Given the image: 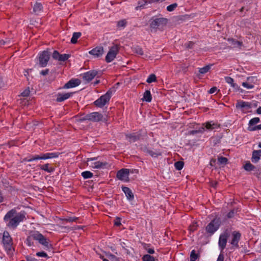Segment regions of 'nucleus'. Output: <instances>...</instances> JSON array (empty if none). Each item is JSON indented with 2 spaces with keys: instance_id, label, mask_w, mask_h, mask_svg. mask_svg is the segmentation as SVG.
<instances>
[{
  "instance_id": "52",
  "label": "nucleus",
  "mask_w": 261,
  "mask_h": 261,
  "mask_svg": "<svg viewBox=\"0 0 261 261\" xmlns=\"http://www.w3.org/2000/svg\"><path fill=\"white\" fill-rule=\"evenodd\" d=\"M236 212L234 210L230 211L227 214V218H232L234 217L235 214Z\"/></svg>"
},
{
  "instance_id": "21",
  "label": "nucleus",
  "mask_w": 261,
  "mask_h": 261,
  "mask_svg": "<svg viewBox=\"0 0 261 261\" xmlns=\"http://www.w3.org/2000/svg\"><path fill=\"white\" fill-rule=\"evenodd\" d=\"M60 154V152H47L45 153H42V160H47L54 158H57Z\"/></svg>"
},
{
  "instance_id": "61",
  "label": "nucleus",
  "mask_w": 261,
  "mask_h": 261,
  "mask_svg": "<svg viewBox=\"0 0 261 261\" xmlns=\"http://www.w3.org/2000/svg\"><path fill=\"white\" fill-rule=\"evenodd\" d=\"M114 224L117 226H120L121 225L120 219L119 218H117V219L115 221Z\"/></svg>"
},
{
  "instance_id": "42",
  "label": "nucleus",
  "mask_w": 261,
  "mask_h": 261,
  "mask_svg": "<svg viewBox=\"0 0 261 261\" xmlns=\"http://www.w3.org/2000/svg\"><path fill=\"white\" fill-rule=\"evenodd\" d=\"M218 161L220 165H226L227 163L228 160L225 157L220 156L218 158Z\"/></svg>"
},
{
  "instance_id": "37",
  "label": "nucleus",
  "mask_w": 261,
  "mask_h": 261,
  "mask_svg": "<svg viewBox=\"0 0 261 261\" xmlns=\"http://www.w3.org/2000/svg\"><path fill=\"white\" fill-rule=\"evenodd\" d=\"M82 176L84 179H88L92 177L93 174L89 171H85L82 173Z\"/></svg>"
},
{
  "instance_id": "24",
  "label": "nucleus",
  "mask_w": 261,
  "mask_h": 261,
  "mask_svg": "<svg viewBox=\"0 0 261 261\" xmlns=\"http://www.w3.org/2000/svg\"><path fill=\"white\" fill-rule=\"evenodd\" d=\"M33 12L36 15L40 14L43 12V6L40 3H36L33 7Z\"/></svg>"
},
{
  "instance_id": "10",
  "label": "nucleus",
  "mask_w": 261,
  "mask_h": 261,
  "mask_svg": "<svg viewBox=\"0 0 261 261\" xmlns=\"http://www.w3.org/2000/svg\"><path fill=\"white\" fill-rule=\"evenodd\" d=\"M119 52V48L117 45H114L110 47L109 51L106 56L105 60L107 63H110L116 58Z\"/></svg>"
},
{
  "instance_id": "38",
  "label": "nucleus",
  "mask_w": 261,
  "mask_h": 261,
  "mask_svg": "<svg viewBox=\"0 0 261 261\" xmlns=\"http://www.w3.org/2000/svg\"><path fill=\"white\" fill-rule=\"evenodd\" d=\"M184 163L182 161H177L175 163L174 166L176 170H180L184 167Z\"/></svg>"
},
{
  "instance_id": "53",
  "label": "nucleus",
  "mask_w": 261,
  "mask_h": 261,
  "mask_svg": "<svg viewBox=\"0 0 261 261\" xmlns=\"http://www.w3.org/2000/svg\"><path fill=\"white\" fill-rule=\"evenodd\" d=\"M194 45V43L192 41H189L185 44V46L187 48L191 49L193 48V46Z\"/></svg>"
},
{
  "instance_id": "26",
  "label": "nucleus",
  "mask_w": 261,
  "mask_h": 261,
  "mask_svg": "<svg viewBox=\"0 0 261 261\" xmlns=\"http://www.w3.org/2000/svg\"><path fill=\"white\" fill-rule=\"evenodd\" d=\"M142 100L148 102L151 101L152 96L149 90H146L145 91Z\"/></svg>"
},
{
  "instance_id": "33",
  "label": "nucleus",
  "mask_w": 261,
  "mask_h": 261,
  "mask_svg": "<svg viewBox=\"0 0 261 261\" xmlns=\"http://www.w3.org/2000/svg\"><path fill=\"white\" fill-rule=\"evenodd\" d=\"M244 168L247 171H252L253 169H256V167L251 164L250 162H248L244 165Z\"/></svg>"
},
{
  "instance_id": "31",
  "label": "nucleus",
  "mask_w": 261,
  "mask_h": 261,
  "mask_svg": "<svg viewBox=\"0 0 261 261\" xmlns=\"http://www.w3.org/2000/svg\"><path fill=\"white\" fill-rule=\"evenodd\" d=\"M133 51L139 55H143V51L142 48L139 46H135L132 47Z\"/></svg>"
},
{
  "instance_id": "43",
  "label": "nucleus",
  "mask_w": 261,
  "mask_h": 261,
  "mask_svg": "<svg viewBox=\"0 0 261 261\" xmlns=\"http://www.w3.org/2000/svg\"><path fill=\"white\" fill-rule=\"evenodd\" d=\"M154 259L153 256L149 254H145L142 257L143 261H154Z\"/></svg>"
},
{
  "instance_id": "32",
  "label": "nucleus",
  "mask_w": 261,
  "mask_h": 261,
  "mask_svg": "<svg viewBox=\"0 0 261 261\" xmlns=\"http://www.w3.org/2000/svg\"><path fill=\"white\" fill-rule=\"evenodd\" d=\"M212 65H207L203 67L199 68V72L200 74H204L207 73L211 69Z\"/></svg>"
},
{
  "instance_id": "19",
  "label": "nucleus",
  "mask_w": 261,
  "mask_h": 261,
  "mask_svg": "<svg viewBox=\"0 0 261 261\" xmlns=\"http://www.w3.org/2000/svg\"><path fill=\"white\" fill-rule=\"evenodd\" d=\"M127 140L130 143L139 140L141 138V134L139 132L133 133L126 135Z\"/></svg>"
},
{
  "instance_id": "6",
  "label": "nucleus",
  "mask_w": 261,
  "mask_h": 261,
  "mask_svg": "<svg viewBox=\"0 0 261 261\" xmlns=\"http://www.w3.org/2000/svg\"><path fill=\"white\" fill-rule=\"evenodd\" d=\"M168 19L163 17H153L150 20V27L151 29H156L159 28H163L166 25Z\"/></svg>"
},
{
  "instance_id": "50",
  "label": "nucleus",
  "mask_w": 261,
  "mask_h": 261,
  "mask_svg": "<svg viewBox=\"0 0 261 261\" xmlns=\"http://www.w3.org/2000/svg\"><path fill=\"white\" fill-rule=\"evenodd\" d=\"M60 54L59 52L57 50H54L53 54H52V57L54 59L58 60L59 58Z\"/></svg>"
},
{
  "instance_id": "59",
  "label": "nucleus",
  "mask_w": 261,
  "mask_h": 261,
  "mask_svg": "<svg viewBox=\"0 0 261 261\" xmlns=\"http://www.w3.org/2000/svg\"><path fill=\"white\" fill-rule=\"evenodd\" d=\"M217 90V88L216 87H213L212 88H211L209 91H208V93L209 94H213V93H214Z\"/></svg>"
},
{
  "instance_id": "16",
  "label": "nucleus",
  "mask_w": 261,
  "mask_h": 261,
  "mask_svg": "<svg viewBox=\"0 0 261 261\" xmlns=\"http://www.w3.org/2000/svg\"><path fill=\"white\" fill-rule=\"evenodd\" d=\"M97 73V71L95 70H90L84 73L83 78L85 81L89 82L94 79Z\"/></svg>"
},
{
  "instance_id": "29",
  "label": "nucleus",
  "mask_w": 261,
  "mask_h": 261,
  "mask_svg": "<svg viewBox=\"0 0 261 261\" xmlns=\"http://www.w3.org/2000/svg\"><path fill=\"white\" fill-rule=\"evenodd\" d=\"M224 80L226 82V83L229 84L230 85V86L234 88H237L238 87V86L237 84L234 83V80L232 78L229 76H226L224 78Z\"/></svg>"
},
{
  "instance_id": "48",
  "label": "nucleus",
  "mask_w": 261,
  "mask_h": 261,
  "mask_svg": "<svg viewBox=\"0 0 261 261\" xmlns=\"http://www.w3.org/2000/svg\"><path fill=\"white\" fill-rule=\"evenodd\" d=\"M242 86L247 88V89H251L254 88V85L253 84L249 83L248 82H243L242 83Z\"/></svg>"
},
{
  "instance_id": "15",
  "label": "nucleus",
  "mask_w": 261,
  "mask_h": 261,
  "mask_svg": "<svg viewBox=\"0 0 261 261\" xmlns=\"http://www.w3.org/2000/svg\"><path fill=\"white\" fill-rule=\"evenodd\" d=\"M81 84V81L78 79H72L66 83L62 89H69L78 86Z\"/></svg>"
},
{
  "instance_id": "49",
  "label": "nucleus",
  "mask_w": 261,
  "mask_h": 261,
  "mask_svg": "<svg viewBox=\"0 0 261 261\" xmlns=\"http://www.w3.org/2000/svg\"><path fill=\"white\" fill-rule=\"evenodd\" d=\"M261 129V124L258 125L254 126L253 127H248V130L250 132L255 131L256 130Z\"/></svg>"
},
{
  "instance_id": "2",
  "label": "nucleus",
  "mask_w": 261,
  "mask_h": 261,
  "mask_svg": "<svg viewBox=\"0 0 261 261\" xmlns=\"http://www.w3.org/2000/svg\"><path fill=\"white\" fill-rule=\"evenodd\" d=\"M33 237L34 240L37 241L40 244L42 245L44 249L50 250L53 249V245L51 244L50 240L39 231H35Z\"/></svg>"
},
{
  "instance_id": "11",
  "label": "nucleus",
  "mask_w": 261,
  "mask_h": 261,
  "mask_svg": "<svg viewBox=\"0 0 261 261\" xmlns=\"http://www.w3.org/2000/svg\"><path fill=\"white\" fill-rule=\"evenodd\" d=\"M232 239L229 241V243L232 245L231 249L239 247V242L241 240V234L238 231H233L231 233Z\"/></svg>"
},
{
  "instance_id": "8",
  "label": "nucleus",
  "mask_w": 261,
  "mask_h": 261,
  "mask_svg": "<svg viewBox=\"0 0 261 261\" xmlns=\"http://www.w3.org/2000/svg\"><path fill=\"white\" fill-rule=\"evenodd\" d=\"M51 53L48 49L44 50L39 54V65L41 67H45L47 65L50 59Z\"/></svg>"
},
{
  "instance_id": "22",
  "label": "nucleus",
  "mask_w": 261,
  "mask_h": 261,
  "mask_svg": "<svg viewBox=\"0 0 261 261\" xmlns=\"http://www.w3.org/2000/svg\"><path fill=\"white\" fill-rule=\"evenodd\" d=\"M151 1H144V0H140L138 2V6L136 7V10H141L142 9L146 8V6L148 4H151Z\"/></svg>"
},
{
  "instance_id": "5",
  "label": "nucleus",
  "mask_w": 261,
  "mask_h": 261,
  "mask_svg": "<svg viewBox=\"0 0 261 261\" xmlns=\"http://www.w3.org/2000/svg\"><path fill=\"white\" fill-rule=\"evenodd\" d=\"M3 243L7 252L8 254H11L13 250L12 239L11 237L9 232L7 231H5L3 233Z\"/></svg>"
},
{
  "instance_id": "23",
  "label": "nucleus",
  "mask_w": 261,
  "mask_h": 261,
  "mask_svg": "<svg viewBox=\"0 0 261 261\" xmlns=\"http://www.w3.org/2000/svg\"><path fill=\"white\" fill-rule=\"evenodd\" d=\"M143 150L144 152L148 153L153 158L158 157L159 155H160L161 154V153L159 152V151H154L151 149H149L147 147H144L143 148Z\"/></svg>"
},
{
  "instance_id": "39",
  "label": "nucleus",
  "mask_w": 261,
  "mask_h": 261,
  "mask_svg": "<svg viewBox=\"0 0 261 261\" xmlns=\"http://www.w3.org/2000/svg\"><path fill=\"white\" fill-rule=\"evenodd\" d=\"M107 256L111 261H120V258L117 257L116 256H115V255H114L111 253H108L107 254Z\"/></svg>"
},
{
  "instance_id": "4",
  "label": "nucleus",
  "mask_w": 261,
  "mask_h": 261,
  "mask_svg": "<svg viewBox=\"0 0 261 261\" xmlns=\"http://www.w3.org/2000/svg\"><path fill=\"white\" fill-rule=\"evenodd\" d=\"M230 235V232L228 229L224 230L223 232L220 234L218 241V246L221 252H222L226 248L227 240Z\"/></svg>"
},
{
  "instance_id": "3",
  "label": "nucleus",
  "mask_w": 261,
  "mask_h": 261,
  "mask_svg": "<svg viewBox=\"0 0 261 261\" xmlns=\"http://www.w3.org/2000/svg\"><path fill=\"white\" fill-rule=\"evenodd\" d=\"M221 224L220 218L213 219L205 227V231L210 236L213 235L219 228Z\"/></svg>"
},
{
  "instance_id": "64",
  "label": "nucleus",
  "mask_w": 261,
  "mask_h": 261,
  "mask_svg": "<svg viewBox=\"0 0 261 261\" xmlns=\"http://www.w3.org/2000/svg\"><path fill=\"white\" fill-rule=\"evenodd\" d=\"M216 162V160L215 159H212L210 162V165L211 166H215Z\"/></svg>"
},
{
  "instance_id": "56",
  "label": "nucleus",
  "mask_w": 261,
  "mask_h": 261,
  "mask_svg": "<svg viewBox=\"0 0 261 261\" xmlns=\"http://www.w3.org/2000/svg\"><path fill=\"white\" fill-rule=\"evenodd\" d=\"M26 261H38V260L32 256H27L25 257Z\"/></svg>"
},
{
  "instance_id": "35",
  "label": "nucleus",
  "mask_w": 261,
  "mask_h": 261,
  "mask_svg": "<svg viewBox=\"0 0 261 261\" xmlns=\"http://www.w3.org/2000/svg\"><path fill=\"white\" fill-rule=\"evenodd\" d=\"M70 57V55L64 54H60L59 56V58L58 59L59 61L65 62L67 61Z\"/></svg>"
},
{
  "instance_id": "14",
  "label": "nucleus",
  "mask_w": 261,
  "mask_h": 261,
  "mask_svg": "<svg viewBox=\"0 0 261 261\" xmlns=\"http://www.w3.org/2000/svg\"><path fill=\"white\" fill-rule=\"evenodd\" d=\"M104 52L103 47L97 46L89 51V54L92 55L94 58H99L103 55Z\"/></svg>"
},
{
  "instance_id": "54",
  "label": "nucleus",
  "mask_w": 261,
  "mask_h": 261,
  "mask_svg": "<svg viewBox=\"0 0 261 261\" xmlns=\"http://www.w3.org/2000/svg\"><path fill=\"white\" fill-rule=\"evenodd\" d=\"M30 93V91L29 89L28 88V89H27L24 90L21 93V95L23 97H27V96H28L29 95Z\"/></svg>"
},
{
  "instance_id": "30",
  "label": "nucleus",
  "mask_w": 261,
  "mask_h": 261,
  "mask_svg": "<svg viewBox=\"0 0 261 261\" xmlns=\"http://www.w3.org/2000/svg\"><path fill=\"white\" fill-rule=\"evenodd\" d=\"M34 232L31 234L30 236L28 237L24 243L29 246H32L34 245L33 240H35L34 239Z\"/></svg>"
},
{
  "instance_id": "28",
  "label": "nucleus",
  "mask_w": 261,
  "mask_h": 261,
  "mask_svg": "<svg viewBox=\"0 0 261 261\" xmlns=\"http://www.w3.org/2000/svg\"><path fill=\"white\" fill-rule=\"evenodd\" d=\"M81 35L82 33L81 32L73 33L70 40L71 43L72 44H75L77 41V39L81 36Z\"/></svg>"
},
{
  "instance_id": "41",
  "label": "nucleus",
  "mask_w": 261,
  "mask_h": 261,
  "mask_svg": "<svg viewBox=\"0 0 261 261\" xmlns=\"http://www.w3.org/2000/svg\"><path fill=\"white\" fill-rule=\"evenodd\" d=\"M156 80V76L154 74H151L149 75L146 80V82L148 83H151L155 82Z\"/></svg>"
},
{
  "instance_id": "27",
  "label": "nucleus",
  "mask_w": 261,
  "mask_h": 261,
  "mask_svg": "<svg viewBox=\"0 0 261 261\" xmlns=\"http://www.w3.org/2000/svg\"><path fill=\"white\" fill-rule=\"evenodd\" d=\"M40 168L42 170L45 171L48 173H51L55 171L54 168L49 167V164L40 165Z\"/></svg>"
},
{
  "instance_id": "18",
  "label": "nucleus",
  "mask_w": 261,
  "mask_h": 261,
  "mask_svg": "<svg viewBox=\"0 0 261 261\" xmlns=\"http://www.w3.org/2000/svg\"><path fill=\"white\" fill-rule=\"evenodd\" d=\"M73 93V92L66 93H58L57 94L56 101L59 102H62L72 96Z\"/></svg>"
},
{
  "instance_id": "45",
  "label": "nucleus",
  "mask_w": 261,
  "mask_h": 261,
  "mask_svg": "<svg viewBox=\"0 0 261 261\" xmlns=\"http://www.w3.org/2000/svg\"><path fill=\"white\" fill-rule=\"evenodd\" d=\"M231 44L233 46V47H241L243 43L242 42L236 41L234 39H231Z\"/></svg>"
},
{
  "instance_id": "17",
  "label": "nucleus",
  "mask_w": 261,
  "mask_h": 261,
  "mask_svg": "<svg viewBox=\"0 0 261 261\" xmlns=\"http://www.w3.org/2000/svg\"><path fill=\"white\" fill-rule=\"evenodd\" d=\"M236 107L237 109H245L248 110L251 108V103L249 102L244 101L243 100H238L236 105Z\"/></svg>"
},
{
  "instance_id": "55",
  "label": "nucleus",
  "mask_w": 261,
  "mask_h": 261,
  "mask_svg": "<svg viewBox=\"0 0 261 261\" xmlns=\"http://www.w3.org/2000/svg\"><path fill=\"white\" fill-rule=\"evenodd\" d=\"M198 226V225L196 222L193 223L192 225L190 226V229L191 231H194Z\"/></svg>"
},
{
  "instance_id": "63",
  "label": "nucleus",
  "mask_w": 261,
  "mask_h": 261,
  "mask_svg": "<svg viewBox=\"0 0 261 261\" xmlns=\"http://www.w3.org/2000/svg\"><path fill=\"white\" fill-rule=\"evenodd\" d=\"M35 159V161L38 160H42V154L40 155H35L33 156Z\"/></svg>"
},
{
  "instance_id": "60",
  "label": "nucleus",
  "mask_w": 261,
  "mask_h": 261,
  "mask_svg": "<svg viewBox=\"0 0 261 261\" xmlns=\"http://www.w3.org/2000/svg\"><path fill=\"white\" fill-rule=\"evenodd\" d=\"M4 81H3V78L2 75L0 73V89L3 87H4Z\"/></svg>"
},
{
  "instance_id": "57",
  "label": "nucleus",
  "mask_w": 261,
  "mask_h": 261,
  "mask_svg": "<svg viewBox=\"0 0 261 261\" xmlns=\"http://www.w3.org/2000/svg\"><path fill=\"white\" fill-rule=\"evenodd\" d=\"M77 219V218L73 217H69L68 218L66 219V221L67 222H75Z\"/></svg>"
},
{
  "instance_id": "7",
  "label": "nucleus",
  "mask_w": 261,
  "mask_h": 261,
  "mask_svg": "<svg viewBox=\"0 0 261 261\" xmlns=\"http://www.w3.org/2000/svg\"><path fill=\"white\" fill-rule=\"evenodd\" d=\"M112 91L110 89L106 94L101 96L94 102V104L97 107L102 108L108 102L112 96Z\"/></svg>"
},
{
  "instance_id": "36",
  "label": "nucleus",
  "mask_w": 261,
  "mask_h": 261,
  "mask_svg": "<svg viewBox=\"0 0 261 261\" xmlns=\"http://www.w3.org/2000/svg\"><path fill=\"white\" fill-rule=\"evenodd\" d=\"M260 156L255 152L254 150L252 152L251 161L253 163H256L260 159Z\"/></svg>"
},
{
  "instance_id": "40",
  "label": "nucleus",
  "mask_w": 261,
  "mask_h": 261,
  "mask_svg": "<svg viewBox=\"0 0 261 261\" xmlns=\"http://www.w3.org/2000/svg\"><path fill=\"white\" fill-rule=\"evenodd\" d=\"M199 257L198 254L196 253L195 250H193L190 254V261H195Z\"/></svg>"
},
{
  "instance_id": "44",
  "label": "nucleus",
  "mask_w": 261,
  "mask_h": 261,
  "mask_svg": "<svg viewBox=\"0 0 261 261\" xmlns=\"http://www.w3.org/2000/svg\"><path fill=\"white\" fill-rule=\"evenodd\" d=\"M127 22L125 19L121 20L117 22V27L119 28H124Z\"/></svg>"
},
{
  "instance_id": "58",
  "label": "nucleus",
  "mask_w": 261,
  "mask_h": 261,
  "mask_svg": "<svg viewBox=\"0 0 261 261\" xmlns=\"http://www.w3.org/2000/svg\"><path fill=\"white\" fill-rule=\"evenodd\" d=\"M224 258V255L222 252H221L218 256L217 261H223Z\"/></svg>"
},
{
  "instance_id": "25",
  "label": "nucleus",
  "mask_w": 261,
  "mask_h": 261,
  "mask_svg": "<svg viewBox=\"0 0 261 261\" xmlns=\"http://www.w3.org/2000/svg\"><path fill=\"white\" fill-rule=\"evenodd\" d=\"M92 167L96 169H104L108 165L107 162L97 161L92 164Z\"/></svg>"
},
{
  "instance_id": "1",
  "label": "nucleus",
  "mask_w": 261,
  "mask_h": 261,
  "mask_svg": "<svg viewBox=\"0 0 261 261\" xmlns=\"http://www.w3.org/2000/svg\"><path fill=\"white\" fill-rule=\"evenodd\" d=\"M25 215L24 211L18 212L15 208H13L6 213L3 220L7 227L14 230L20 223L26 220Z\"/></svg>"
},
{
  "instance_id": "51",
  "label": "nucleus",
  "mask_w": 261,
  "mask_h": 261,
  "mask_svg": "<svg viewBox=\"0 0 261 261\" xmlns=\"http://www.w3.org/2000/svg\"><path fill=\"white\" fill-rule=\"evenodd\" d=\"M255 81H256V77L254 76H250L247 78V82L251 84H254Z\"/></svg>"
},
{
  "instance_id": "12",
  "label": "nucleus",
  "mask_w": 261,
  "mask_h": 261,
  "mask_svg": "<svg viewBox=\"0 0 261 261\" xmlns=\"http://www.w3.org/2000/svg\"><path fill=\"white\" fill-rule=\"evenodd\" d=\"M219 126V124L217 123L211 121L202 124V126L197 130H198V133H202L205 130V129L211 130L215 128H218Z\"/></svg>"
},
{
  "instance_id": "47",
  "label": "nucleus",
  "mask_w": 261,
  "mask_h": 261,
  "mask_svg": "<svg viewBox=\"0 0 261 261\" xmlns=\"http://www.w3.org/2000/svg\"><path fill=\"white\" fill-rule=\"evenodd\" d=\"M36 255L38 257L49 258L47 253L43 251L37 252Z\"/></svg>"
},
{
  "instance_id": "13",
  "label": "nucleus",
  "mask_w": 261,
  "mask_h": 261,
  "mask_svg": "<svg viewBox=\"0 0 261 261\" xmlns=\"http://www.w3.org/2000/svg\"><path fill=\"white\" fill-rule=\"evenodd\" d=\"M129 175V170L127 169H122L119 170L117 173L116 176L118 179L121 180L127 181Z\"/></svg>"
},
{
  "instance_id": "46",
  "label": "nucleus",
  "mask_w": 261,
  "mask_h": 261,
  "mask_svg": "<svg viewBox=\"0 0 261 261\" xmlns=\"http://www.w3.org/2000/svg\"><path fill=\"white\" fill-rule=\"evenodd\" d=\"M177 7L176 3H173L171 5H169L167 7V10L169 12L173 11Z\"/></svg>"
},
{
  "instance_id": "34",
  "label": "nucleus",
  "mask_w": 261,
  "mask_h": 261,
  "mask_svg": "<svg viewBox=\"0 0 261 261\" xmlns=\"http://www.w3.org/2000/svg\"><path fill=\"white\" fill-rule=\"evenodd\" d=\"M260 122V119L258 117H254L250 120L249 122V126L248 127H253V126L257 123Z\"/></svg>"
},
{
  "instance_id": "9",
  "label": "nucleus",
  "mask_w": 261,
  "mask_h": 261,
  "mask_svg": "<svg viewBox=\"0 0 261 261\" xmlns=\"http://www.w3.org/2000/svg\"><path fill=\"white\" fill-rule=\"evenodd\" d=\"M86 119L93 122H105L107 120L106 117L98 112H92L86 115Z\"/></svg>"
},
{
  "instance_id": "20",
  "label": "nucleus",
  "mask_w": 261,
  "mask_h": 261,
  "mask_svg": "<svg viewBox=\"0 0 261 261\" xmlns=\"http://www.w3.org/2000/svg\"><path fill=\"white\" fill-rule=\"evenodd\" d=\"M122 190L124 193L127 200L132 201L134 199V195L130 188L125 186H122Z\"/></svg>"
},
{
  "instance_id": "62",
  "label": "nucleus",
  "mask_w": 261,
  "mask_h": 261,
  "mask_svg": "<svg viewBox=\"0 0 261 261\" xmlns=\"http://www.w3.org/2000/svg\"><path fill=\"white\" fill-rule=\"evenodd\" d=\"M49 71V70L48 69H46L45 70H43L41 71L40 74L42 75H46L48 73Z\"/></svg>"
}]
</instances>
